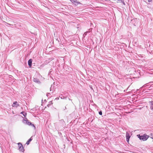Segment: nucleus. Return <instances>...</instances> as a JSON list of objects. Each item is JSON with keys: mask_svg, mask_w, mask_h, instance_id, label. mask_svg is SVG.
Segmentation results:
<instances>
[{"mask_svg": "<svg viewBox=\"0 0 153 153\" xmlns=\"http://www.w3.org/2000/svg\"><path fill=\"white\" fill-rule=\"evenodd\" d=\"M137 136L140 140H142L143 141H146L149 137V136L146 134H144L143 135L138 134L137 135Z\"/></svg>", "mask_w": 153, "mask_h": 153, "instance_id": "1", "label": "nucleus"}, {"mask_svg": "<svg viewBox=\"0 0 153 153\" xmlns=\"http://www.w3.org/2000/svg\"><path fill=\"white\" fill-rule=\"evenodd\" d=\"M18 145L19 146V150H20V151H21L22 152H24V148L22 143H18Z\"/></svg>", "mask_w": 153, "mask_h": 153, "instance_id": "2", "label": "nucleus"}, {"mask_svg": "<svg viewBox=\"0 0 153 153\" xmlns=\"http://www.w3.org/2000/svg\"><path fill=\"white\" fill-rule=\"evenodd\" d=\"M75 5H77L78 4H81L80 2L76 0H70Z\"/></svg>", "mask_w": 153, "mask_h": 153, "instance_id": "3", "label": "nucleus"}, {"mask_svg": "<svg viewBox=\"0 0 153 153\" xmlns=\"http://www.w3.org/2000/svg\"><path fill=\"white\" fill-rule=\"evenodd\" d=\"M23 121L24 123H26L29 125H30L31 124V123L26 118H25V119H24Z\"/></svg>", "mask_w": 153, "mask_h": 153, "instance_id": "4", "label": "nucleus"}, {"mask_svg": "<svg viewBox=\"0 0 153 153\" xmlns=\"http://www.w3.org/2000/svg\"><path fill=\"white\" fill-rule=\"evenodd\" d=\"M33 81L38 84H40L41 83L39 79L36 78H33Z\"/></svg>", "mask_w": 153, "mask_h": 153, "instance_id": "5", "label": "nucleus"}, {"mask_svg": "<svg viewBox=\"0 0 153 153\" xmlns=\"http://www.w3.org/2000/svg\"><path fill=\"white\" fill-rule=\"evenodd\" d=\"M149 105L150 109L153 111V101H150L149 102Z\"/></svg>", "mask_w": 153, "mask_h": 153, "instance_id": "6", "label": "nucleus"}, {"mask_svg": "<svg viewBox=\"0 0 153 153\" xmlns=\"http://www.w3.org/2000/svg\"><path fill=\"white\" fill-rule=\"evenodd\" d=\"M32 59H30L28 62V64L30 68H31L32 65Z\"/></svg>", "mask_w": 153, "mask_h": 153, "instance_id": "7", "label": "nucleus"}, {"mask_svg": "<svg viewBox=\"0 0 153 153\" xmlns=\"http://www.w3.org/2000/svg\"><path fill=\"white\" fill-rule=\"evenodd\" d=\"M126 141L128 142L129 141L130 136L128 133H127L126 134Z\"/></svg>", "mask_w": 153, "mask_h": 153, "instance_id": "8", "label": "nucleus"}, {"mask_svg": "<svg viewBox=\"0 0 153 153\" xmlns=\"http://www.w3.org/2000/svg\"><path fill=\"white\" fill-rule=\"evenodd\" d=\"M15 105H16V107L19 106V105L17 101H15L13 102V104L12 105L13 107L15 106Z\"/></svg>", "mask_w": 153, "mask_h": 153, "instance_id": "9", "label": "nucleus"}, {"mask_svg": "<svg viewBox=\"0 0 153 153\" xmlns=\"http://www.w3.org/2000/svg\"><path fill=\"white\" fill-rule=\"evenodd\" d=\"M32 140V137H31L26 142V144L27 145H29L30 143V141H31Z\"/></svg>", "mask_w": 153, "mask_h": 153, "instance_id": "10", "label": "nucleus"}, {"mask_svg": "<svg viewBox=\"0 0 153 153\" xmlns=\"http://www.w3.org/2000/svg\"><path fill=\"white\" fill-rule=\"evenodd\" d=\"M21 114H22L25 117H26L27 115V113H25V112L22 111L21 113Z\"/></svg>", "mask_w": 153, "mask_h": 153, "instance_id": "11", "label": "nucleus"}, {"mask_svg": "<svg viewBox=\"0 0 153 153\" xmlns=\"http://www.w3.org/2000/svg\"><path fill=\"white\" fill-rule=\"evenodd\" d=\"M150 136L151 138L153 139V132H152L151 133L150 135Z\"/></svg>", "mask_w": 153, "mask_h": 153, "instance_id": "12", "label": "nucleus"}, {"mask_svg": "<svg viewBox=\"0 0 153 153\" xmlns=\"http://www.w3.org/2000/svg\"><path fill=\"white\" fill-rule=\"evenodd\" d=\"M149 83L151 86V87H153V82H150Z\"/></svg>", "mask_w": 153, "mask_h": 153, "instance_id": "13", "label": "nucleus"}, {"mask_svg": "<svg viewBox=\"0 0 153 153\" xmlns=\"http://www.w3.org/2000/svg\"><path fill=\"white\" fill-rule=\"evenodd\" d=\"M59 97L61 98L62 99H66L67 97H65L64 96H62L61 97H60V96Z\"/></svg>", "mask_w": 153, "mask_h": 153, "instance_id": "14", "label": "nucleus"}, {"mask_svg": "<svg viewBox=\"0 0 153 153\" xmlns=\"http://www.w3.org/2000/svg\"><path fill=\"white\" fill-rule=\"evenodd\" d=\"M99 114L100 115H102V111H100L99 112Z\"/></svg>", "mask_w": 153, "mask_h": 153, "instance_id": "15", "label": "nucleus"}, {"mask_svg": "<svg viewBox=\"0 0 153 153\" xmlns=\"http://www.w3.org/2000/svg\"><path fill=\"white\" fill-rule=\"evenodd\" d=\"M52 104V101L49 102V103L47 105L48 107H49Z\"/></svg>", "mask_w": 153, "mask_h": 153, "instance_id": "16", "label": "nucleus"}, {"mask_svg": "<svg viewBox=\"0 0 153 153\" xmlns=\"http://www.w3.org/2000/svg\"><path fill=\"white\" fill-rule=\"evenodd\" d=\"M113 1H115L116 0H113ZM117 1H119L120 2H123V0H117Z\"/></svg>", "mask_w": 153, "mask_h": 153, "instance_id": "17", "label": "nucleus"}, {"mask_svg": "<svg viewBox=\"0 0 153 153\" xmlns=\"http://www.w3.org/2000/svg\"><path fill=\"white\" fill-rule=\"evenodd\" d=\"M30 125H31L32 126H33V127L34 128V129H35V126H34V124H32V123H31V124H30Z\"/></svg>", "mask_w": 153, "mask_h": 153, "instance_id": "18", "label": "nucleus"}, {"mask_svg": "<svg viewBox=\"0 0 153 153\" xmlns=\"http://www.w3.org/2000/svg\"><path fill=\"white\" fill-rule=\"evenodd\" d=\"M49 94H50L49 93H48L47 94V96L48 97L49 96Z\"/></svg>", "mask_w": 153, "mask_h": 153, "instance_id": "19", "label": "nucleus"}, {"mask_svg": "<svg viewBox=\"0 0 153 153\" xmlns=\"http://www.w3.org/2000/svg\"><path fill=\"white\" fill-rule=\"evenodd\" d=\"M152 0H148V2H151L152 1Z\"/></svg>", "mask_w": 153, "mask_h": 153, "instance_id": "20", "label": "nucleus"}, {"mask_svg": "<svg viewBox=\"0 0 153 153\" xmlns=\"http://www.w3.org/2000/svg\"><path fill=\"white\" fill-rule=\"evenodd\" d=\"M150 53L151 54H153V51H152L151 52H150Z\"/></svg>", "mask_w": 153, "mask_h": 153, "instance_id": "21", "label": "nucleus"}, {"mask_svg": "<svg viewBox=\"0 0 153 153\" xmlns=\"http://www.w3.org/2000/svg\"><path fill=\"white\" fill-rule=\"evenodd\" d=\"M60 121H61V122H64V121L63 120H62H62H60Z\"/></svg>", "mask_w": 153, "mask_h": 153, "instance_id": "22", "label": "nucleus"}, {"mask_svg": "<svg viewBox=\"0 0 153 153\" xmlns=\"http://www.w3.org/2000/svg\"><path fill=\"white\" fill-rule=\"evenodd\" d=\"M53 58H51V61L53 60Z\"/></svg>", "mask_w": 153, "mask_h": 153, "instance_id": "23", "label": "nucleus"}, {"mask_svg": "<svg viewBox=\"0 0 153 153\" xmlns=\"http://www.w3.org/2000/svg\"><path fill=\"white\" fill-rule=\"evenodd\" d=\"M68 99L69 100H72L71 99H70L69 98H68Z\"/></svg>", "mask_w": 153, "mask_h": 153, "instance_id": "24", "label": "nucleus"}, {"mask_svg": "<svg viewBox=\"0 0 153 153\" xmlns=\"http://www.w3.org/2000/svg\"><path fill=\"white\" fill-rule=\"evenodd\" d=\"M44 101H46V100H44Z\"/></svg>", "mask_w": 153, "mask_h": 153, "instance_id": "25", "label": "nucleus"}, {"mask_svg": "<svg viewBox=\"0 0 153 153\" xmlns=\"http://www.w3.org/2000/svg\"><path fill=\"white\" fill-rule=\"evenodd\" d=\"M56 99H59V98H56Z\"/></svg>", "mask_w": 153, "mask_h": 153, "instance_id": "26", "label": "nucleus"}, {"mask_svg": "<svg viewBox=\"0 0 153 153\" xmlns=\"http://www.w3.org/2000/svg\"><path fill=\"white\" fill-rule=\"evenodd\" d=\"M56 99H59V98H56Z\"/></svg>", "mask_w": 153, "mask_h": 153, "instance_id": "27", "label": "nucleus"}, {"mask_svg": "<svg viewBox=\"0 0 153 153\" xmlns=\"http://www.w3.org/2000/svg\"><path fill=\"white\" fill-rule=\"evenodd\" d=\"M50 91H51V88H50Z\"/></svg>", "mask_w": 153, "mask_h": 153, "instance_id": "28", "label": "nucleus"}, {"mask_svg": "<svg viewBox=\"0 0 153 153\" xmlns=\"http://www.w3.org/2000/svg\"><path fill=\"white\" fill-rule=\"evenodd\" d=\"M87 33V32H85V33H84V34H85V33Z\"/></svg>", "mask_w": 153, "mask_h": 153, "instance_id": "29", "label": "nucleus"}]
</instances>
